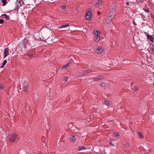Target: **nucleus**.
<instances>
[{"label": "nucleus", "instance_id": "obj_7", "mask_svg": "<svg viewBox=\"0 0 154 154\" xmlns=\"http://www.w3.org/2000/svg\"><path fill=\"white\" fill-rule=\"evenodd\" d=\"M24 4L23 0H17L16 5L17 7H21Z\"/></svg>", "mask_w": 154, "mask_h": 154}, {"label": "nucleus", "instance_id": "obj_6", "mask_svg": "<svg viewBox=\"0 0 154 154\" xmlns=\"http://www.w3.org/2000/svg\"><path fill=\"white\" fill-rule=\"evenodd\" d=\"M147 37V39L152 42L154 41V38L153 35H151L146 32L144 33Z\"/></svg>", "mask_w": 154, "mask_h": 154}, {"label": "nucleus", "instance_id": "obj_12", "mask_svg": "<svg viewBox=\"0 0 154 154\" xmlns=\"http://www.w3.org/2000/svg\"><path fill=\"white\" fill-rule=\"evenodd\" d=\"M28 84L26 82H24V90L26 92L27 90V87Z\"/></svg>", "mask_w": 154, "mask_h": 154}, {"label": "nucleus", "instance_id": "obj_5", "mask_svg": "<svg viewBox=\"0 0 154 154\" xmlns=\"http://www.w3.org/2000/svg\"><path fill=\"white\" fill-rule=\"evenodd\" d=\"M109 13L112 14L114 16L116 15V6L114 5L111 6Z\"/></svg>", "mask_w": 154, "mask_h": 154}, {"label": "nucleus", "instance_id": "obj_11", "mask_svg": "<svg viewBox=\"0 0 154 154\" xmlns=\"http://www.w3.org/2000/svg\"><path fill=\"white\" fill-rule=\"evenodd\" d=\"M103 78L102 75H99L97 77H96L93 78V79L95 81H97L102 79Z\"/></svg>", "mask_w": 154, "mask_h": 154}, {"label": "nucleus", "instance_id": "obj_8", "mask_svg": "<svg viewBox=\"0 0 154 154\" xmlns=\"http://www.w3.org/2000/svg\"><path fill=\"white\" fill-rule=\"evenodd\" d=\"M91 13L90 11H88L86 13V18L87 20H90L91 18Z\"/></svg>", "mask_w": 154, "mask_h": 154}, {"label": "nucleus", "instance_id": "obj_29", "mask_svg": "<svg viewBox=\"0 0 154 154\" xmlns=\"http://www.w3.org/2000/svg\"><path fill=\"white\" fill-rule=\"evenodd\" d=\"M4 88V85L2 83H0V89H2Z\"/></svg>", "mask_w": 154, "mask_h": 154}, {"label": "nucleus", "instance_id": "obj_4", "mask_svg": "<svg viewBox=\"0 0 154 154\" xmlns=\"http://www.w3.org/2000/svg\"><path fill=\"white\" fill-rule=\"evenodd\" d=\"M28 40H26V38H25L19 44V47L22 48H26V45L28 43Z\"/></svg>", "mask_w": 154, "mask_h": 154}, {"label": "nucleus", "instance_id": "obj_17", "mask_svg": "<svg viewBox=\"0 0 154 154\" xmlns=\"http://www.w3.org/2000/svg\"><path fill=\"white\" fill-rule=\"evenodd\" d=\"M100 85L101 86L103 87L104 88L107 85H108V84L107 83L105 82H101L100 84Z\"/></svg>", "mask_w": 154, "mask_h": 154}, {"label": "nucleus", "instance_id": "obj_30", "mask_svg": "<svg viewBox=\"0 0 154 154\" xmlns=\"http://www.w3.org/2000/svg\"><path fill=\"white\" fill-rule=\"evenodd\" d=\"M73 60L72 59H71L70 60L69 62V63H69V65L70 64H71L73 62Z\"/></svg>", "mask_w": 154, "mask_h": 154}, {"label": "nucleus", "instance_id": "obj_15", "mask_svg": "<svg viewBox=\"0 0 154 154\" xmlns=\"http://www.w3.org/2000/svg\"><path fill=\"white\" fill-rule=\"evenodd\" d=\"M75 140L76 138L74 136H72L69 138L70 140L72 142H74L75 141Z\"/></svg>", "mask_w": 154, "mask_h": 154}, {"label": "nucleus", "instance_id": "obj_31", "mask_svg": "<svg viewBox=\"0 0 154 154\" xmlns=\"http://www.w3.org/2000/svg\"><path fill=\"white\" fill-rule=\"evenodd\" d=\"M4 22V21L3 19H1L0 20V24L3 23Z\"/></svg>", "mask_w": 154, "mask_h": 154}, {"label": "nucleus", "instance_id": "obj_13", "mask_svg": "<svg viewBox=\"0 0 154 154\" xmlns=\"http://www.w3.org/2000/svg\"><path fill=\"white\" fill-rule=\"evenodd\" d=\"M112 19L111 18L109 17H107V20H106V23L107 24H109L111 23V21L112 20Z\"/></svg>", "mask_w": 154, "mask_h": 154}, {"label": "nucleus", "instance_id": "obj_19", "mask_svg": "<svg viewBox=\"0 0 154 154\" xmlns=\"http://www.w3.org/2000/svg\"><path fill=\"white\" fill-rule=\"evenodd\" d=\"M7 61L6 60H4L2 63V65L0 67L1 68H3L4 67L5 65V64H6V63H7Z\"/></svg>", "mask_w": 154, "mask_h": 154}, {"label": "nucleus", "instance_id": "obj_16", "mask_svg": "<svg viewBox=\"0 0 154 154\" xmlns=\"http://www.w3.org/2000/svg\"><path fill=\"white\" fill-rule=\"evenodd\" d=\"M150 49L151 50L152 53L154 55V44H152L150 47Z\"/></svg>", "mask_w": 154, "mask_h": 154}, {"label": "nucleus", "instance_id": "obj_27", "mask_svg": "<svg viewBox=\"0 0 154 154\" xmlns=\"http://www.w3.org/2000/svg\"><path fill=\"white\" fill-rule=\"evenodd\" d=\"M104 102L107 106L109 105V101L108 100H104Z\"/></svg>", "mask_w": 154, "mask_h": 154}, {"label": "nucleus", "instance_id": "obj_41", "mask_svg": "<svg viewBox=\"0 0 154 154\" xmlns=\"http://www.w3.org/2000/svg\"><path fill=\"white\" fill-rule=\"evenodd\" d=\"M98 14H100V12H99L98 11Z\"/></svg>", "mask_w": 154, "mask_h": 154}, {"label": "nucleus", "instance_id": "obj_36", "mask_svg": "<svg viewBox=\"0 0 154 154\" xmlns=\"http://www.w3.org/2000/svg\"><path fill=\"white\" fill-rule=\"evenodd\" d=\"M33 54H31L29 55L28 56L29 57H32L33 56Z\"/></svg>", "mask_w": 154, "mask_h": 154}, {"label": "nucleus", "instance_id": "obj_25", "mask_svg": "<svg viewBox=\"0 0 154 154\" xmlns=\"http://www.w3.org/2000/svg\"><path fill=\"white\" fill-rule=\"evenodd\" d=\"M68 79V77L67 76H66L64 77L63 81V82H66L67 81Z\"/></svg>", "mask_w": 154, "mask_h": 154}, {"label": "nucleus", "instance_id": "obj_2", "mask_svg": "<svg viewBox=\"0 0 154 154\" xmlns=\"http://www.w3.org/2000/svg\"><path fill=\"white\" fill-rule=\"evenodd\" d=\"M88 70H83L81 72H76L75 75L76 77H80L88 75Z\"/></svg>", "mask_w": 154, "mask_h": 154}, {"label": "nucleus", "instance_id": "obj_3", "mask_svg": "<svg viewBox=\"0 0 154 154\" xmlns=\"http://www.w3.org/2000/svg\"><path fill=\"white\" fill-rule=\"evenodd\" d=\"M94 34L95 35L94 37V40L96 42H98L100 40V33L99 30H96L94 32Z\"/></svg>", "mask_w": 154, "mask_h": 154}, {"label": "nucleus", "instance_id": "obj_22", "mask_svg": "<svg viewBox=\"0 0 154 154\" xmlns=\"http://www.w3.org/2000/svg\"><path fill=\"white\" fill-rule=\"evenodd\" d=\"M102 4V1L100 0H98L96 2V4L98 6Z\"/></svg>", "mask_w": 154, "mask_h": 154}, {"label": "nucleus", "instance_id": "obj_23", "mask_svg": "<svg viewBox=\"0 0 154 154\" xmlns=\"http://www.w3.org/2000/svg\"><path fill=\"white\" fill-rule=\"evenodd\" d=\"M2 16H4L5 17L6 20H8L9 19V16L6 14H3L2 15Z\"/></svg>", "mask_w": 154, "mask_h": 154}, {"label": "nucleus", "instance_id": "obj_35", "mask_svg": "<svg viewBox=\"0 0 154 154\" xmlns=\"http://www.w3.org/2000/svg\"><path fill=\"white\" fill-rule=\"evenodd\" d=\"M145 11L146 12H149V10L148 9H146L145 10Z\"/></svg>", "mask_w": 154, "mask_h": 154}, {"label": "nucleus", "instance_id": "obj_1", "mask_svg": "<svg viewBox=\"0 0 154 154\" xmlns=\"http://www.w3.org/2000/svg\"><path fill=\"white\" fill-rule=\"evenodd\" d=\"M19 137L17 135L16 133H14L12 134L11 137L9 139V141L11 143L14 142L16 140H19Z\"/></svg>", "mask_w": 154, "mask_h": 154}, {"label": "nucleus", "instance_id": "obj_40", "mask_svg": "<svg viewBox=\"0 0 154 154\" xmlns=\"http://www.w3.org/2000/svg\"><path fill=\"white\" fill-rule=\"evenodd\" d=\"M126 146H129V143H127V144H126Z\"/></svg>", "mask_w": 154, "mask_h": 154}, {"label": "nucleus", "instance_id": "obj_21", "mask_svg": "<svg viewBox=\"0 0 154 154\" xmlns=\"http://www.w3.org/2000/svg\"><path fill=\"white\" fill-rule=\"evenodd\" d=\"M69 66V63H67L66 64L64 65L61 68V69H66Z\"/></svg>", "mask_w": 154, "mask_h": 154}, {"label": "nucleus", "instance_id": "obj_26", "mask_svg": "<svg viewBox=\"0 0 154 154\" xmlns=\"http://www.w3.org/2000/svg\"><path fill=\"white\" fill-rule=\"evenodd\" d=\"M2 2L3 4V5L5 6L6 5V0H2Z\"/></svg>", "mask_w": 154, "mask_h": 154}, {"label": "nucleus", "instance_id": "obj_14", "mask_svg": "<svg viewBox=\"0 0 154 154\" xmlns=\"http://www.w3.org/2000/svg\"><path fill=\"white\" fill-rule=\"evenodd\" d=\"M69 26V23L66 24V25H63L60 26H59L58 28L59 29H61L62 28H66V27Z\"/></svg>", "mask_w": 154, "mask_h": 154}, {"label": "nucleus", "instance_id": "obj_33", "mask_svg": "<svg viewBox=\"0 0 154 154\" xmlns=\"http://www.w3.org/2000/svg\"><path fill=\"white\" fill-rule=\"evenodd\" d=\"M62 8L64 10L66 9V7L64 5L62 7Z\"/></svg>", "mask_w": 154, "mask_h": 154}, {"label": "nucleus", "instance_id": "obj_38", "mask_svg": "<svg viewBox=\"0 0 154 154\" xmlns=\"http://www.w3.org/2000/svg\"><path fill=\"white\" fill-rule=\"evenodd\" d=\"M126 4L127 5H129V3L128 2H126Z\"/></svg>", "mask_w": 154, "mask_h": 154}, {"label": "nucleus", "instance_id": "obj_9", "mask_svg": "<svg viewBox=\"0 0 154 154\" xmlns=\"http://www.w3.org/2000/svg\"><path fill=\"white\" fill-rule=\"evenodd\" d=\"M103 48L100 46L95 51L96 53L98 54L102 53V52H103Z\"/></svg>", "mask_w": 154, "mask_h": 154}, {"label": "nucleus", "instance_id": "obj_39", "mask_svg": "<svg viewBox=\"0 0 154 154\" xmlns=\"http://www.w3.org/2000/svg\"><path fill=\"white\" fill-rule=\"evenodd\" d=\"M137 90V88H135L134 89V90L135 91H136Z\"/></svg>", "mask_w": 154, "mask_h": 154}, {"label": "nucleus", "instance_id": "obj_37", "mask_svg": "<svg viewBox=\"0 0 154 154\" xmlns=\"http://www.w3.org/2000/svg\"><path fill=\"white\" fill-rule=\"evenodd\" d=\"M20 7H17H17L16 8V10L17 11V12H18V10H19V8Z\"/></svg>", "mask_w": 154, "mask_h": 154}, {"label": "nucleus", "instance_id": "obj_20", "mask_svg": "<svg viewBox=\"0 0 154 154\" xmlns=\"http://www.w3.org/2000/svg\"><path fill=\"white\" fill-rule=\"evenodd\" d=\"M113 135L114 137L119 136V135L118 132H114L113 134Z\"/></svg>", "mask_w": 154, "mask_h": 154}, {"label": "nucleus", "instance_id": "obj_28", "mask_svg": "<svg viewBox=\"0 0 154 154\" xmlns=\"http://www.w3.org/2000/svg\"><path fill=\"white\" fill-rule=\"evenodd\" d=\"M138 134L139 136H140L141 138H143V136L142 134L139 132H138Z\"/></svg>", "mask_w": 154, "mask_h": 154}, {"label": "nucleus", "instance_id": "obj_24", "mask_svg": "<svg viewBox=\"0 0 154 154\" xmlns=\"http://www.w3.org/2000/svg\"><path fill=\"white\" fill-rule=\"evenodd\" d=\"M115 16L112 15V14L109 13L107 17H109L113 19Z\"/></svg>", "mask_w": 154, "mask_h": 154}, {"label": "nucleus", "instance_id": "obj_18", "mask_svg": "<svg viewBox=\"0 0 154 154\" xmlns=\"http://www.w3.org/2000/svg\"><path fill=\"white\" fill-rule=\"evenodd\" d=\"M86 149V148L83 146H79L78 149V150L80 151L82 150H84Z\"/></svg>", "mask_w": 154, "mask_h": 154}, {"label": "nucleus", "instance_id": "obj_42", "mask_svg": "<svg viewBox=\"0 0 154 154\" xmlns=\"http://www.w3.org/2000/svg\"><path fill=\"white\" fill-rule=\"evenodd\" d=\"M153 85L154 86V83H153Z\"/></svg>", "mask_w": 154, "mask_h": 154}, {"label": "nucleus", "instance_id": "obj_34", "mask_svg": "<svg viewBox=\"0 0 154 154\" xmlns=\"http://www.w3.org/2000/svg\"><path fill=\"white\" fill-rule=\"evenodd\" d=\"M109 144L112 146H115L114 144H113V143H112V142H110L109 143Z\"/></svg>", "mask_w": 154, "mask_h": 154}, {"label": "nucleus", "instance_id": "obj_10", "mask_svg": "<svg viewBox=\"0 0 154 154\" xmlns=\"http://www.w3.org/2000/svg\"><path fill=\"white\" fill-rule=\"evenodd\" d=\"M9 50V49L8 48H5L4 50V59H5V57L8 55Z\"/></svg>", "mask_w": 154, "mask_h": 154}, {"label": "nucleus", "instance_id": "obj_32", "mask_svg": "<svg viewBox=\"0 0 154 154\" xmlns=\"http://www.w3.org/2000/svg\"><path fill=\"white\" fill-rule=\"evenodd\" d=\"M140 15L141 16V17L142 18H145V16L143 14H140Z\"/></svg>", "mask_w": 154, "mask_h": 154}]
</instances>
